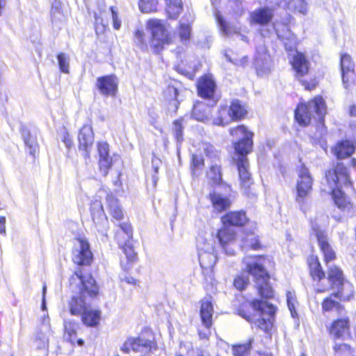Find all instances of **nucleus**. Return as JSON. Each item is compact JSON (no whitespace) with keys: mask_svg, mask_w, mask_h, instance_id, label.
Wrapping results in <instances>:
<instances>
[{"mask_svg":"<svg viewBox=\"0 0 356 356\" xmlns=\"http://www.w3.org/2000/svg\"><path fill=\"white\" fill-rule=\"evenodd\" d=\"M197 94L200 97L209 100L211 106H215L218 100L214 99L216 89V82L208 77L202 78L197 86Z\"/></svg>","mask_w":356,"mask_h":356,"instance_id":"412c9836","label":"nucleus"},{"mask_svg":"<svg viewBox=\"0 0 356 356\" xmlns=\"http://www.w3.org/2000/svg\"><path fill=\"white\" fill-rule=\"evenodd\" d=\"M95 86L99 92L104 97H114L118 92V80L115 74L99 76Z\"/></svg>","mask_w":356,"mask_h":356,"instance_id":"a211bd4d","label":"nucleus"},{"mask_svg":"<svg viewBox=\"0 0 356 356\" xmlns=\"http://www.w3.org/2000/svg\"><path fill=\"white\" fill-rule=\"evenodd\" d=\"M161 163V160L159 157H156V155L154 154L152 159V165L155 174L159 173V170L160 168Z\"/></svg>","mask_w":356,"mask_h":356,"instance_id":"e2e57ef3","label":"nucleus"},{"mask_svg":"<svg viewBox=\"0 0 356 356\" xmlns=\"http://www.w3.org/2000/svg\"><path fill=\"white\" fill-rule=\"evenodd\" d=\"M211 102H197L193 108L191 116L197 121L204 122L209 119L211 115Z\"/></svg>","mask_w":356,"mask_h":356,"instance_id":"7c9ffc66","label":"nucleus"},{"mask_svg":"<svg viewBox=\"0 0 356 356\" xmlns=\"http://www.w3.org/2000/svg\"><path fill=\"white\" fill-rule=\"evenodd\" d=\"M336 356H350L352 348L347 343H336L334 346Z\"/></svg>","mask_w":356,"mask_h":356,"instance_id":"8fccbe9b","label":"nucleus"},{"mask_svg":"<svg viewBox=\"0 0 356 356\" xmlns=\"http://www.w3.org/2000/svg\"><path fill=\"white\" fill-rule=\"evenodd\" d=\"M183 118H179L175 120L172 123V132L174 137L177 141V149L184 140V127L182 125Z\"/></svg>","mask_w":356,"mask_h":356,"instance_id":"37998d69","label":"nucleus"},{"mask_svg":"<svg viewBox=\"0 0 356 356\" xmlns=\"http://www.w3.org/2000/svg\"><path fill=\"white\" fill-rule=\"evenodd\" d=\"M106 202L112 218L118 221L121 220L123 218L124 214L118 200L112 194H108L106 195Z\"/></svg>","mask_w":356,"mask_h":356,"instance_id":"473e14b6","label":"nucleus"},{"mask_svg":"<svg viewBox=\"0 0 356 356\" xmlns=\"http://www.w3.org/2000/svg\"><path fill=\"white\" fill-rule=\"evenodd\" d=\"M121 230L126 234L128 239L132 237V229L130 224L121 223L120 224Z\"/></svg>","mask_w":356,"mask_h":356,"instance_id":"680f3d73","label":"nucleus"},{"mask_svg":"<svg viewBox=\"0 0 356 356\" xmlns=\"http://www.w3.org/2000/svg\"><path fill=\"white\" fill-rule=\"evenodd\" d=\"M234 238L235 233L230 231L229 229H220L217 234V238L222 247L225 246L229 242L234 240Z\"/></svg>","mask_w":356,"mask_h":356,"instance_id":"c03bdc74","label":"nucleus"},{"mask_svg":"<svg viewBox=\"0 0 356 356\" xmlns=\"http://www.w3.org/2000/svg\"><path fill=\"white\" fill-rule=\"evenodd\" d=\"M356 149V143L355 141L346 139L337 143L332 147V152L336 158L339 160L350 157Z\"/></svg>","mask_w":356,"mask_h":356,"instance_id":"393cba45","label":"nucleus"},{"mask_svg":"<svg viewBox=\"0 0 356 356\" xmlns=\"http://www.w3.org/2000/svg\"><path fill=\"white\" fill-rule=\"evenodd\" d=\"M112 15L113 26L115 29L119 30L121 27V21L118 18V12L115 10V8L111 6L110 8Z\"/></svg>","mask_w":356,"mask_h":356,"instance_id":"052dcab7","label":"nucleus"},{"mask_svg":"<svg viewBox=\"0 0 356 356\" xmlns=\"http://www.w3.org/2000/svg\"><path fill=\"white\" fill-rule=\"evenodd\" d=\"M123 252L126 256L127 260L129 263H132L135 260L136 254L133 249V247L128 243H126L124 246L122 247Z\"/></svg>","mask_w":356,"mask_h":356,"instance_id":"6e6d98bb","label":"nucleus"},{"mask_svg":"<svg viewBox=\"0 0 356 356\" xmlns=\"http://www.w3.org/2000/svg\"><path fill=\"white\" fill-rule=\"evenodd\" d=\"M350 331V321L348 318H338L332 322L330 328V333L335 339L343 337Z\"/></svg>","mask_w":356,"mask_h":356,"instance_id":"c756f323","label":"nucleus"},{"mask_svg":"<svg viewBox=\"0 0 356 356\" xmlns=\"http://www.w3.org/2000/svg\"><path fill=\"white\" fill-rule=\"evenodd\" d=\"M70 287L74 295L70 302L72 315H81V320L88 327H96L99 323L101 312L88 309L90 301L99 294V286L91 274L79 268L70 278Z\"/></svg>","mask_w":356,"mask_h":356,"instance_id":"f257e3e1","label":"nucleus"},{"mask_svg":"<svg viewBox=\"0 0 356 356\" xmlns=\"http://www.w3.org/2000/svg\"><path fill=\"white\" fill-rule=\"evenodd\" d=\"M52 25L60 29L65 21V15L61 9V2L55 0L51 5L50 12Z\"/></svg>","mask_w":356,"mask_h":356,"instance_id":"72a5a7b5","label":"nucleus"},{"mask_svg":"<svg viewBox=\"0 0 356 356\" xmlns=\"http://www.w3.org/2000/svg\"><path fill=\"white\" fill-rule=\"evenodd\" d=\"M282 6L289 11L302 15L307 13V3L305 0H282Z\"/></svg>","mask_w":356,"mask_h":356,"instance_id":"f704fd0d","label":"nucleus"},{"mask_svg":"<svg viewBox=\"0 0 356 356\" xmlns=\"http://www.w3.org/2000/svg\"><path fill=\"white\" fill-rule=\"evenodd\" d=\"M273 16V10L268 7L260 8L250 13L252 23L261 26L271 22Z\"/></svg>","mask_w":356,"mask_h":356,"instance_id":"c85d7f7f","label":"nucleus"},{"mask_svg":"<svg viewBox=\"0 0 356 356\" xmlns=\"http://www.w3.org/2000/svg\"><path fill=\"white\" fill-rule=\"evenodd\" d=\"M212 297L206 296L201 300L200 318L203 325L209 329L212 325V317L213 314V306Z\"/></svg>","mask_w":356,"mask_h":356,"instance_id":"bb28decb","label":"nucleus"},{"mask_svg":"<svg viewBox=\"0 0 356 356\" xmlns=\"http://www.w3.org/2000/svg\"><path fill=\"white\" fill-rule=\"evenodd\" d=\"M291 65L296 72V76L301 84L305 86V89L308 90L314 89L316 87L315 83H309L307 81L302 79L309 72V63L306 56L302 53L296 51L291 61Z\"/></svg>","mask_w":356,"mask_h":356,"instance_id":"4468645a","label":"nucleus"},{"mask_svg":"<svg viewBox=\"0 0 356 356\" xmlns=\"http://www.w3.org/2000/svg\"><path fill=\"white\" fill-rule=\"evenodd\" d=\"M93 254L89 242L86 238H77L72 249V261L79 266H90Z\"/></svg>","mask_w":356,"mask_h":356,"instance_id":"9d476101","label":"nucleus"},{"mask_svg":"<svg viewBox=\"0 0 356 356\" xmlns=\"http://www.w3.org/2000/svg\"><path fill=\"white\" fill-rule=\"evenodd\" d=\"M272 60L268 50L264 45H259L256 48L254 66L259 76H263L270 72Z\"/></svg>","mask_w":356,"mask_h":356,"instance_id":"f3484780","label":"nucleus"},{"mask_svg":"<svg viewBox=\"0 0 356 356\" xmlns=\"http://www.w3.org/2000/svg\"><path fill=\"white\" fill-rule=\"evenodd\" d=\"M204 165V159L202 156L193 154L191 159V170L194 172Z\"/></svg>","mask_w":356,"mask_h":356,"instance_id":"13d9d810","label":"nucleus"},{"mask_svg":"<svg viewBox=\"0 0 356 356\" xmlns=\"http://www.w3.org/2000/svg\"><path fill=\"white\" fill-rule=\"evenodd\" d=\"M122 281H124L129 284H136L138 280L131 276L124 275L121 277Z\"/></svg>","mask_w":356,"mask_h":356,"instance_id":"774afa93","label":"nucleus"},{"mask_svg":"<svg viewBox=\"0 0 356 356\" xmlns=\"http://www.w3.org/2000/svg\"><path fill=\"white\" fill-rule=\"evenodd\" d=\"M334 298H337L333 293H332L329 297L325 298L322 302V312L323 313L329 312L333 310H336L337 313L341 314L344 311L343 307L341 305L340 302L335 300Z\"/></svg>","mask_w":356,"mask_h":356,"instance_id":"c9c22d12","label":"nucleus"},{"mask_svg":"<svg viewBox=\"0 0 356 356\" xmlns=\"http://www.w3.org/2000/svg\"><path fill=\"white\" fill-rule=\"evenodd\" d=\"M311 234L315 235L320 249L323 254L324 260L327 264H328L329 261H332L336 258V254L327 241V236L325 230L322 229L315 220L311 221Z\"/></svg>","mask_w":356,"mask_h":356,"instance_id":"f8f14e48","label":"nucleus"},{"mask_svg":"<svg viewBox=\"0 0 356 356\" xmlns=\"http://www.w3.org/2000/svg\"><path fill=\"white\" fill-rule=\"evenodd\" d=\"M183 10L182 4L181 5H168L166 6V13L169 18L176 19Z\"/></svg>","mask_w":356,"mask_h":356,"instance_id":"3c124183","label":"nucleus"},{"mask_svg":"<svg viewBox=\"0 0 356 356\" xmlns=\"http://www.w3.org/2000/svg\"><path fill=\"white\" fill-rule=\"evenodd\" d=\"M221 221L225 226L243 227L249 222L246 213L243 210L229 211L221 218Z\"/></svg>","mask_w":356,"mask_h":356,"instance_id":"b1692460","label":"nucleus"},{"mask_svg":"<svg viewBox=\"0 0 356 356\" xmlns=\"http://www.w3.org/2000/svg\"><path fill=\"white\" fill-rule=\"evenodd\" d=\"M250 228H246L244 231V237L243 238V246L244 248H249L252 250H259L261 248V244L259 238V236L254 233L256 225L251 223L249 225Z\"/></svg>","mask_w":356,"mask_h":356,"instance_id":"cd10ccee","label":"nucleus"},{"mask_svg":"<svg viewBox=\"0 0 356 356\" xmlns=\"http://www.w3.org/2000/svg\"><path fill=\"white\" fill-rule=\"evenodd\" d=\"M165 99L168 102H172L173 100H178L177 97L179 95L178 89L175 86L169 85L163 92Z\"/></svg>","mask_w":356,"mask_h":356,"instance_id":"864d4df0","label":"nucleus"},{"mask_svg":"<svg viewBox=\"0 0 356 356\" xmlns=\"http://www.w3.org/2000/svg\"><path fill=\"white\" fill-rule=\"evenodd\" d=\"M20 131L25 147L29 154L33 157L39 152V144L37 138V131L30 130L24 125L20 127Z\"/></svg>","mask_w":356,"mask_h":356,"instance_id":"4be33fe9","label":"nucleus"},{"mask_svg":"<svg viewBox=\"0 0 356 356\" xmlns=\"http://www.w3.org/2000/svg\"><path fill=\"white\" fill-rule=\"evenodd\" d=\"M131 348V338L127 339L121 347V350L125 353H129L130 349Z\"/></svg>","mask_w":356,"mask_h":356,"instance_id":"338daca9","label":"nucleus"},{"mask_svg":"<svg viewBox=\"0 0 356 356\" xmlns=\"http://www.w3.org/2000/svg\"><path fill=\"white\" fill-rule=\"evenodd\" d=\"M62 140L64 143L65 147L68 149L70 148L73 145L72 140L67 132L65 133Z\"/></svg>","mask_w":356,"mask_h":356,"instance_id":"69168bd1","label":"nucleus"},{"mask_svg":"<svg viewBox=\"0 0 356 356\" xmlns=\"http://www.w3.org/2000/svg\"><path fill=\"white\" fill-rule=\"evenodd\" d=\"M230 115L232 120H241L245 118L247 111L238 99H234L229 106Z\"/></svg>","mask_w":356,"mask_h":356,"instance_id":"4c0bfd02","label":"nucleus"},{"mask_svg":"<svg viewBox=\"0 0 356 356\" xmlns=\"http://www.w3.org/2000/svg\"><path fill=\"white\" fill-rule=\"evenodd\" d=\"M147 29L151 33L150 47L154 53L159 54L163 49L164 46L170 42L168 31L162 21L157 19L149 20Z\"/></svg>","mask_w":356,"mask_h":356,"instance_id":"423d86ee","label":"nucleus"},{"mask_svg":"<svg viewBox=\"0 0 356 356\" xmlns=\"http://www.w3.org/2000/svg\"><path fill=\"white\" fill-rule=\"evenodd\" d=\"M79 149L83 151L85 159L90 157V152L94 143V133L92 127L84 125L79 130L78 135Z\"/></svg>","mask_w":356,"mask_h":356,"instance_id":"6ab92c4d","label":"nucleus"},{"mask_svg":"<svg viewBox=\"0 0 356 356\" xmlns=\"http://www.w3.org/2000/svg\"><path fill=\"white\" fill-rule=\"evenodd\" d=\"M230 134L238 138L234 143L236 163L242 188L247 190L253 184V179L248 170L249 163L247 155L252 150L254 133L248 130L243 125H238L229 130Z\"/></svg>","mask_w":356,"mask_h":356,"instance_id":"f03ea898","label":"nucleus"},{"mask_svg":"<svg viewBox=\"0 0 356 356\" xmlns=\"http://www.w3.org/2000/svg\"><path fill=\"white\" fill-rule=\"evenodd\" d=\"M159 0H139L138 6L143 13H149L157 10Z\"/></svg>","mask_w":356,"mask_h":356,"instance_id":"a18cd8bd","label":"nucleus"},{"mask_svg":"<svg viewBox=\"0 0 356 356\" xmlns=\"http://www.w3.org/2000/svg\"><path fill=\"white\" fill-rule=\"evenodd\" d=\"M179 35L181 42L188 41L191 35V26L189 24H180Z\"/></svg>","mask_w":356,"mask_h":356,"instance_id":"603ef678","label":"nucleus"},{"mask_svg":"<svg viewBox=\"0 0 356 356\" xmlns=\"http://www.w3.org/2000/svg\"><path fill=\"white\" fill-rule=\"evenodd\" d=\"M179 106V102L178 100H173L172 102H169V105L168 108V111L176 113L177 111L178 110Z\"/></svg>","mask_w":356,"mask_h":356,"instance_id":"0e129e2a","label":"nucleus"},{"mask_svg":"<svg viewBox=\"0 0 356 356\" xmlns=\"http://www.w3.org/2000/svg\"><path fill=\"white\" fill-rule=\"evenodd\" d=\"M97 149L99 156V166L102 175L104 177L112 166L113 158L110 156L109 145L106 142H99Z\"/></svg>","mask_w":356,"mask_h":356,"instance_id":"5701e85b","label":"nucleus"},{"mask_svg":"<svg viewBox=\"0 0 356 356\" xmlns=\"http://www.w3.org/2000/svg\"><path fill=\"white\" fill-rule=\"evenodd\" d=\"M229 6L233 9L235 14L241 15L243 13V8L242 2L239 0H230Z\"/></svg>","mask_w":356,"mask_h":356,"instance_id":"bf43d9fd","label":"nucleus"},{"mask_svg":"<svg viewBox=\"0 0 356 356\" xmlns=\"http://www.w3.org/2000/svg\"><path fill=\"white\" fill-rule=\"evenodd\" d=\"M250 305L253 309L259 313V317L254 321V323L259 329L268 333L273 326L276 307L261 299H254Z\"/></svg>","mask_w":356,"mask_h":356,"instance_id":"39448f33","label":"nucleus"},{"mask_svg":"<svg viewBox=\"0 0 356 356\" xmlns=\"http://www.w3.org/2000/svg\"><path fill=\"white\" fill-rule=\"evenodd\" d=\"M215 17L218 27L223 35L229 36L233 32V28L231 24L226 21L220 12L217 11L215 13Z\"/></svg>","mask_w":356,"mask_h":356,"instance_id":"a19ab883","label":"nucleus"},{"mask_svg":"<svg viewBox=\"0 0 356 356\" xmlns=\"http://www.w3.org/2000/svg\"><path fill=\"white\" fill-rule=\"evenodd\" d=\"M90 211L92 220L97 232L106 237L108 221L102 202L97 200L92 201Z\"/></svg>","mask_w":356,"mask_h":356,"instance_id":"2eb2a0df","label":"nucleus"},{"mask_svg":"<svg viewBox=\"0 0 356 356\" xmlns=\"http://www.w3.org/2000/svg\"><path fill=\"white\" fill-rule=\"evenodd\" d=\"M200 264L203 269H212L216 261L217 257L213 253L214 247L211 243H205L204 247L197 245Z\"/></svg>","mask_w":356,"mask_h":356,"instance_id":"aec40b11","label":"nucleus"},{"mask_svg":"<svg viewBox=\"0 0 356 356\" xmlns=\"http://www.w3.org/2000/svg\"><path fill=\"white\" fill-rule=\"evenodd\" d=\"M340 67L343 87L350 89L355 80V64L348 54H343L340 58Z\"/></svg>","mask_w":356,"mask_h":356,"instance_id":"dca6fc26","label":"nucleus"},{"mask_svg":"<svg viewBox=\"0 0 356 356\" xmlns=\"http://www.w3.org/2000/svg\"><path fill=\"white\" fill-rule=\"evenodd\" d=\"M325 177L332 188L339 189L352 184L348 169L342 162H337L332 170L327 171Z\"/></svg>","mask_w":356,"mask_h":356,"instance_id":"9b49d317","label":"nucleus"},{"mask_svg":"<svg viewBox=\"0 0 356 356\" xmlns=\"http://www.w3.org/2000/svg\"><path fill=\"white\" fill-rule=\"evenodd\" d=\"M310 275L314 280L320 282L325 277V273L323 271L321 265L317 257L311 258L309 264Z\"/></svg>","mask_w":356,"mask_h":356,"instance_id":"58836bf2","label":"nucleus"},{"mask_svg":"<svg viewBox=\"0 0 356 356\" xmlns=\"http://www.w3.org/2000/svg\"><path fill=\"white\" fill-rule=\"evenodd\" d=\"M216 161H213L209 171L207 173L209 184L213 189L222 188L224 184H227L222 179V172L221 165L216 161L219 160L218 156L215 157Z\"/></svg>","mask_w":356,"mask_h":356,"instance_id":"a878e982","label":"nucleus"},{"mask_svg":"<svg viewBox=\"0 0 356 356\" xmlns=\"http://www.w3.org/2000/svg\"><path fill=\"white\" fill-rule=\"evenodd\" d=\"M248 284L249 279L247 276L244 275H240L236 276V277L234 280V287L241 291H243Z\"/></svg>","mask_w":356,"mask_h":356,"instance_id":"5fc2aeb1","label":"nucleus"},{"mask_svg":"<svg viewBox=\"0 0 356 356\" xmlns=\"http://www.w3.org/2000/svg\"><path fill=\"white\" fill-rule=\"evenodd\" d=\"M57 60L60 72L68 74L70 72V57L65 53H59L57 55Z\"/></svg>","mask_w":356,"mask_h":356,"instance_id":"09e8293b","label":"nucleus"},{"mask_svg":"<svg viewBox=\"0 0 356 356\" xmlns=\"http://www.w3.org/2000/svg\"><path fill=\"white\" fill-rule=\"evenodd\" d=\"M209 198L213 209L218 213H222L231 207L235 198V193L230 184H224L222 188L213 189L210 192Z\"/></svg>","mask_w":356,"mask_h":356,"instance_id":"0eeeda50","label":"nucleus"},{"mask_svg":"<svg viewBox=\"0 0 356 356\" xmlns=\"http://www.w3.org/2000/svg\"><path fill=\"white\" fill-rule=\"evenodd\" d=\"M35 342L37 348L39 350H47L49 348V338L47 334L41 330L36 332Z\"/></svg>","mask_w":356,"mask_h":356,"instance_id":"de8ad7c7","label":"nucleus"},{"mask_svg":"<svg viewBox=\"0 0 356 356\" xmlns=\"http://www.w3.org/2000/svg\"><path fill=\"white\" fill-rule=\"evenodd\" d=\"M65 332L67 333L69 336V340L70 341H72L73 337H75L76 334V328L78 327V325L75 323L72 322H65Z\"/></svg>","mask_w":356,"mask_h":356,"instance_id":"4d7b16f0","label":"nucleus"},{"mask_svg":"<svg viewBox=\"0 0 356 356\" xmlns=\"http://www.w3.org/2000/svg\"><path fill=\"white\" fill-rule=\"evenodd\" d=\"M230 120H232V118L229 106H227V105H220L217 116L213 120V124L223 127L227 124Z\"/></svg>","mask_w":356,"mask_h":356,"instance_id":"e433bc0d","label":"nucleus"},{"mask_svg":"<svg viewBox=\"0 0 356 356\" xmlns=\"http://www.w3.org/2000/svg\"><path fill=\"white\" fill-rule=\"evenodd\" d=\"M299 179L297 182L296 200L300 207L304 203L305 198L307 196L312 189V179L311 177L309 169L304 163H302L298 170Z\"/></svg>","mask_w":356,"mask_h":356,"instance_id":"ddd939ff","label":"nucleus"},{"mask_svg":"<svg viewBox=\"0 0 356 356\" xmlns=\"http://www.w3.org/2000/svg\"><path fill=\"white\" fill-rule=\"evenodd\" d=\"M253 341L254 339L251 338L245 343L234 345L232 346L234 356H248Z\"/></svg>","mask_w":356,"mask_h":356,"instance_id":"79ce46f5","label":"nucleus"},{"mask_svg":"<svg viewBox=\"0 0 356 356\" xmlns=\"http://www.w3.org/2000/svg\"><path fill=\"white\" fill-rule=\"evenodd\" d=\"M291 15L286 14L283 21H275L273 24V31L277 38L282 40L285 47V49L288 51H292L296 49L297 44V38L293 33L289 27Z\"/></svg>","mask_w":356,"mask_h":356,"instance_id":"1a4fd4ad","label":"nucleus"},{"mask_svg":"<svg viewBox=\"0 0 356 356\" xmlns=\"http://www.w3.org/2000/svg\"><path fill=\"white\" fill-rule=\"evenodd\" d=\"M264 257L262 255L247 256L243 259L248 273L252 276L259 296L262 298H273L274 291L270 284V275L264 266Z\"/></svg>","mask_w":356,"mask_h":356,"instance_id":"20e7f679","label":"nucleus"},{"mask_svg":"<svg viewBox=\"0 0 356 356\" xmlns=\"http://www.w3.org/2000/svg\"><path fill=\"white\" fill-rule=\"evenodd\" d=\"M131 350L134 352L147 351L152 350V341L142 337L131 338Z\"/></svg>","mask_w":356,"mask_h":356,"instance_id":"ea45409f","label":"nucleus"},{"mask_svg":"<svg viewBox=\"0 0 356 356\" xmlns=\"http://www.w3.org/2000/svg\"><path fill=\"white\" fill-rule=\"evenodd\" d=\"M134 43L142 51H147L148 50V45L145 39V33L143 30L137 29L134 32Z\"/></svg>","mask_w":356,"mask_h":356,"instance_id":"49530a36","label":"nucleus"},{"mask_svg":"<svg viewBox=\"0 0 356 356\" xmlns=\"http://www.w3.org/2000/svg\"><path fill=\"white\" fill-rule=\"evenodd\" d=\"M312 113H315L318 115L317 130L314 138L320 139L327 133V128L325 125L326 104L322 97H316L307 105H299L295 110V120L300 126L306 127L311 122Z\"/></svg>","mask_w":356,"mask_h":356,"instance_id":"7ed1b4c3","label":"nucleus"},{"mask_svg":"<svg viewBox=\"0 0 356 356\" xmlns=\"http://www.w3.org/2000/svg\"><path fill=\"white\" fill-rule=\"evenodd\" d=\"M327 280L332 289H337V291L333 293V295L339 300H346L349 299V295L343 294V289L348 288L353 293L352 284L346 280L343 270L335 265L328 267Z\"/></svg>","mask_w":356,"mask_h":356,"instance_id":"6e6552de","label":"nucleus"},{"mask_svg":"<svg viewBox=\"0 0 356 356\" xmlns=\"http://www.w3.org/2000/svg\"><path fill=\"white\" fill-rule=\"evenodd\" d=\"M332 191L334 204L337 207L344 212L350 213L353 206L352 204L347 200L346 193L341 188L337 189V188H332Z\"/></svg>","mask_w":356,"mask_h":356,"instance_id":"2f4dec72","label":"nucleus"}]
</instances>
